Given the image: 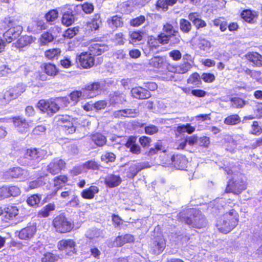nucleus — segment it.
I'll use <instances>...</instances> for the list:
<instances>
[{"mask_svg": "<svg viewBox=\"0 0 262 262\" xmlns=\"http://www.w3.org/2000/svg\"><path fill=\"white\" fill-rule=\"evenodd\" d=\"M238 213L234 209L225 213L216 222L217 229L224 233L229 232L238 223Z\"/></svg>", "mask_w": 262, "mask_h": 262, "instance_id": "obj_1", "label": "nucleus"}, {"mask_svg": "<svg viewBox=\"0 0 262 262\" xmlns=\"http://www.w3.org/2000/svg\"><path fill=\"white\" fill-rule=\"evenodd\" d=\"M46 154V151L40 148L28 149L24 155V164L34 169Z\"/></svg>", "mask_w": 262, "mask_h": 262, "instance_id": "obj_2", "label": "nucleus"}, {"mask_svg": "<svg viewBox=\"0 0 262 262\" xmlns=\"http://www.w3.org/2000/svg\"><path fill=\"white\" fill-rule=\"evenodd\" d=\"M191 215L185 219V223L192 227L202 228L207 225L206 219L202 212L195 209L189 210Z\"/></svg>", "mask_w": 262, "mask_h": 262, "instance_id": "obj_3", "label": "nucleus"}, {"mask_svg": "<svg viewBox=\"0 0 262 262\" xmlns=\"http://www.w3.org/2000/svg\"><path fill=\"white\" fill-rule=\"evenodd\" d=\"M53 225L56 231L61 233L69 232L74 227V224L63 214L56 216L53 221Z\"/></svg>", "mask_w": 262, "mask_h": 262, "instance_id": "obj_4", "label": "nucleus"}, {"mask_svg": "<svg viewBox=\"0 0 262 262\" xmlns=\"http://www.w3.org/2000/svg\"><path fill=\"white\" fill-rule=\"evenodd\" d=\"M72 118L67 115H58L54 118V121L58 125L63 127L66 134H71L76 131V127L71 122Z\"/></svg>", "mask_w": 262, "mask_h": 262, "instance_id": "obj_5", "label": "nucleus"}, {"mask_svg": "<svg viewBox=\"0 0 262 262\" xmlns=\"http://www.w3.org/2000/svg\"><path fill=\"white\" fill-rule=\"evenodd\" d=\"M37 107L43 113L52 116L59 110V106L54 101L41 99L37 104Z\"/></svg>", "mask_w": 262, "mask_h": 262, "instance_id": "obj_6", "label": "nucleus"}, {"mask_svg": "<svg viewBox=\"0 0 262 262\" xmlns=\"http://www.w3.org/2000/svg\"><path fill=\"white\" fill-rule=\"evenodd\" d=\"M103 87V84L99 82H95L87 85L82 89L84 97L91 98L97 95Z\"/></svg>", "mask_w": 262, "mask_h": 262, "instance_id": "obj_7", "label": "nucleus"}, {"mask_svg": "<svg viewBox=\"0 0 262 262\" xmlns=\"http://www.w3.org/2000/svg\"><path fill=\"white\" fill-rule=\"evenodd\" d=\"M246 189L245 182L242 180H230L226 188V192H232L235 194L240 193L242 190Z\"/></svg>", "mask_w": 262, "mask_h": 262, "instance_id": "obj_8", "label": "nucleus"}, {"mask_svg": "<svg viewBox=\"0 0 262 262\" xmlns=\"http://www.w3.org/2000/svg\"><path fill=\"white\" fill-rule=\"evenodd\" d=\"M66 162L61 159H54L48 165L47 171L53 175L59 173L66 166Z\"/></svg>", "mask_w": 262, "mask_h": 262, "instance_id": "obj_9", "label": "nucleus"}, {"mask_svg": "<svg viewBox=\"0 0 262 262\" xmlns=\"http://www.w3.org/2000/svg\"><path fill=\"white\" fill-rule=\"evenodd\" d=\"M151 249L155 254H159L165 249L166 242L162 235L155 237L150 244Z\"/></svg>", "mask_w": 262, "mask_h": 262, "instance_id": "obj_10", "label": "nucleus"}, {"mask_svg": "<svg viewBox=\"0 0 262 262\" xmlns=\"http://www.w3.org/2000/svg\"><path fill=\"white\" fill-rule=\"evenodd\" d=\"M22 31V26L18 24L10 27V29L4 34V37L7 42H11L20 35Z\"/></svg>", "mask_w": 262, "mask_h": 262, "instance_id": "obj_11", "label": "nucleus"}, {"mask_svg": "<svg viewBox=\"0 0 262 262\" xmlns=\"http://www.w3.org/2000/svg\"><path fill=\"white\" fill-rule=\"evenodd\" d=\"M60 250L64 251L68 255H71L76 252L75 243L73 239H62L57 245Z\"/></svg>", "mask_w": 262, "mask_h": 262, "instance_id": "obj_12", "label": "nucleus"}, {"mask_svg": "<svg viewBox=\"0 0 262 262\" xmlns=\"http://www.w3.org/2000/svg\"><path fill=\"white\" fill-rule=\"evenodd\" d=\"M36 231L35 226H28L19 231H16L15 234L21 239L29 240L34 237Z\"/></svg>", "mask_w": 262, "mask_h": 262, "instance_id": "obj_13", "label": "nucleus"}, {"mask_svg": "<svg viewBox=\"0 0 262 262\" xmlns=\"http://www.w3.org/2000/svg\"><path fill=\"white\" fill-rule=\"evenodd\" d=\"M130 93L134 98L140 100L148 99L151 96L150 93L147 90L142 86H137L133 88Z\"/></svg>", "mask_w": 262, "mask_h": 262, "instance_id": "obj_14", "label": "nucleus"}, {"mask_svg": "<svg viewBox=\"0 0 262 262\" xmlns=\"http://www.w3.org/2000/svg\"><path fill=\"white\" fill-rule=\"evenodd\" d=\"M78 59L80 66L85 69L90 68L94 64L93 56L88 52L81 53Z\"/></svg>", "mask_w": 262, "mask_h": 262, "instance_id": "obj_15", "label": "nucleus"}, {"mask_svg": "<svg viewBox=\"0 0 262 262\" xmlns=\"http://www.w3.org/2000/svg\"><path fill=\"white\" fill-rule=\"evenodd\" d=\"M12 122L16 129L21 133H26L29 128V123L26 119L20 116L12 118Z\"/></svg>", "mask_w": 262, "mask_h": 262, "instance_id": "obj_16", "label": "nucleus"}, {"mask_svg": "<svg viewBox=\"0 0 262 262\" xmlns=\"http://www.w3.org/2000/svg\"><path fill=\"white\" fill-rule=\"evenodd\" d=\"M108 49V46L97 42L92 43L89 47V53L93 56L99 55Z\"/></svg>", "mask_w": 262, "mask_h": 262, "instance_id": "obj_17", "label": "nucleus"}, {"mask_svg": "<svg viewBox=\"0 0 262 262\" xmlns=\"http://www.w3.org/2000/svg\"><path fill=\"white\" fill-rule=\"evenodd\" d=\"M109 97L110 103L113 106L123 104L126 101V95L119 92H115L110 94Z\"/></svg>", "mask_w": 262, "mask_h": 262, "instance_id": "obj_18", "label": "nucleus"}, {"mask_svg": "<svg viewBox=\"0 0 262 262\" xmlns=\"http://www.w3.org/2000/svg\"><path fill=\"white\" fill-rule=\"evenodd\" d=\"M171 161L173 166L178 169H184L187 164L186 157L180 154L173 155Z\"/></svg>", "mask_w": 262, "mask_h": 262, "instance_id": "obj_19", "label": "nucleus"}, {"mask_svg": "<svg viewBox=\"0 0 262 262\" xmlns=\"http://www.w3.org/2000/svg\"><path fill=\"white\" fill-rule=\"evenodd\" d=\"M122 179L119 175L115 174H108L105 178V184L110 188H114L119 186Z\"/></svg>", "mask_w": 262, "mask_h": 262, "instance_id": "obj_20", "label": "nucleus"}, {"mask_svg": "<svg viewBox=\"0 0 262 262\" xmlns=\"http://www.w3.org/2000/svg\"><path fill=\"white\" fill-rule=\"evenodd\" d=\"M188 18L198 30L206 26V22L199 17L197 13H190L188 16Z\"/></svg>", "mask_w": 262, "mask_h": 262, "instance_id": "obj_21", "label": "nucleus"}, {"mask_svg": "<svg viewBox=\"0 0 262 262\" xmlns=\"http://www.w3.org/2000/svg\"><path fill=\"white\" fill-rule=\"evenodd\" d=\"M8 174L13 178H19L20 179H26L29 176L27 170L18 167L10 169L8 171Z\"/></svg>", "mask_w": 262, "mask_h": 262, "instance_id": "obj_22", "label": "nucleus"}, {"mask_svg": "<svg viewBox=\"0 0 262 262\" xmlns=\"http://www.w3.org/2000/svg\"><path fill=\"white\" fill-rule=\"evenodd\" d=\"M136 137L134 136L130 137L125 143V146L129 149V151L132 153L138 155L141 152V147L136 144Z\"/></svg>", "mask_w": 262, "mask_h": 262, "instance_id": "obj_23", "label": "nucleus"}, {"mask_svg": "<svg viewBox=\"0 0 262 262\" xmlns=\"http://www.w3.org/2000/svg\"><path fill=\"white\" fill-rule=\"evenodd\" d=\"M56 206L54 203H49L40 210H39L37 214V216L39 218H46L50 216L52 211L55 210Z\"/></svg>", "mask_w": 262, "mask_h": 262, "instance_id": "obj_24", "label": "nucleus"}, {"mask_svg": "<svg viewBox=\"0 0 262 262\" xmlns=\"http://www.w3.org/2000/svg\"><path fill=\"white\" fill-rule=\"evenodd\" d=\"M134 236L129 234H126L123 236H117L114 241V245L116 247H121L128 243L133 242Z\"/></svg>", "mask_w": 262, "mask_h": 262, "instance_id": "obj_25", "label": "nucleus"}, {"mask_svg": "<svg viewBox=\"0 0 262 262\" xmlns=\"http://www.w3.org/2000/svg\"><path fill=\"white\" fill-rule=\"evenodd\" d=\"M98 191L99 189L97 186H91L89 188L84 189L81 192V195L85 199H92Z\"/></svg>", "mask_w": 262, "mask_h": 262, "instance_id": "obj_26", "label": "nucleus"}, {"mask_svg": "<svg viewBox=\"0 0 262 262\" xmlns=\"http://www.w3.org/2000/svg\"><path fill=\"white\" fill-rule=\"evenodd\" d=\"M107 21L112 28L121 27L123 25L122 18L118 15L113 16L108 18Z\"/></svg>", "mask_w": 262, "mask_h": 262, "instance_id": "obj_27", "label": "nucleus"}, {"mask_svg": "<svg viewBox=\"0 0 262 262\" xmlns=\"http://www.w3.org/2000/svg\"><path fill=\"white\" fill-rule=\"evenodd\" d=\"M32 41V37L30 36L25 35L20 37L14 44L16 48H20L30 45Z\"/></svg>", "mask_w": 262, "mask_h": 262, "instance_id": "obj_28", "label": "nucleus"}, {"mask_svg": "<svg viewBox=\"0 0 262 262\" xmlns=\"http://www.w3.org/2000/svg\"><path fill=\"white\" fill-rule=\"evenodd\" d=\"M247 58L257 66H262V56L256 52L249 53Z\"/></svg>", "mask_w": 262, "mask_h": 262, "instance_id": "obj_29", "label": "nucleus"}, {"mask_svg": "<svg viewBox=\"0 0 262 262\" xmlns=\"http://www.w3.org/2000/svg\"><path fill=\"white\" fill-rule=\"evenodd\" d=\"M75 21V17L72 14V11H69L63 13L61 22L62 24L66 26H69L72 25Z\"/></svg>", "mask_w": 262, "mask_h": 262, "instance_id": "obj_30", "label": "nucleus"}, {"mask_svg": "<svg viewBox=\"0 0 262 262\" xmlns=\"http://www.w3.org/2000/svg\"><path fill=\"white\" fill-rule=\"evenodd\" d=\"M92 140L98 146H102L106 142V138L100 133H96L92 135Z\"/></svg>", "mask_w": 262, "mask_h": 262, "instance_id": "obj_31", "label": "nucleus"}, {"mask_svg": "<svg viewBox=\"0 0 262 262\" xmlns=\"http://www.w3.org/2000/svg\"><path fill=\"white\" fill-rule=\"evenodd\" d=\"M179 27L182 32L188 34L192 29V25L188 20L181 18L179 21Z\"/></svg>", "mask_w": 262, "mask_h": 262, "instance_id": "obj_32", "label": "nucleus"}, {"mask_svg": "<svg viewBox=\"0 0 262 262\" xmlns=\"http://www.w3.org/2000/svg\"><path fill=\"white\" fill-rule=\"evenodd\" d=\"M241 118L237 114H233L227 117L224 120V123L227 125H234L241 122Z\"/></svg>", "mask_w": 262, "mask_h": 262, "instance_id": "obj_33", "label": "nucleus"}, {"mask_svg": "<svg viewBox=\"0 0 262 262\" xmlns=\"http://www.w3.org/2000/svg\"><path fill=\"white\" fill-rule=\"evenodd\" d=\"M241 15L243 19L250 23H252L256 17L255 12H253L250 10H244Z\"/></svg>", "mask_w": 262, "mask_h": 262, "instance_id": "obj_34", "label": "nucleus"}, {"mask_svg": "<svg viewBox=\"0 0 262 262\" xmlns=\"http://www.w3.org/2000/svg\"><path fill=\"white\" fill-rule=\"evenodd\" d=\"M41 199L40 195L33 194L29 196L27 200V204L32 207H38Z\"/></svg>", "mask_w": 262, "mask_h": 262, "instance_id": "obj_35", "label": "nucleus"}, {"mask_svg": "<svg viewBox=\"0 0 262 262\" xmlns=\"http://www.w3.org/2000/svg\"><path fill=\"white\" fill-rule=\"evenodd\" d=\"M164 61V59L162 57L155 56L149 60V64L154 68H160L163 66Z\"/></svg>", "mask_w": 262, "mask_h": 262, "instance_id": "obj_36", "label": "nucleus"}, {"mask_svg": "<svg viewBox=\"0 0 262 262\" xmlns=\"http://www.w3.org/2000/svg\"><path fill=\"white\" fill-rule=\"evenodd\" d=\"M192 65L189 62H184L176 68L175 72L178 74H184L189 71Z\"/></svg>", "mask_w": 262, "mask_h": 262, "instance_id": "obj_37", "label": "nucleus"}, {"mask_svg": "<svg viewBox=\"0 0 262 262\" xmlns=\"http://www.w3.org/2000/svg\"><path fill=\"white\" fill-rule=\"evenodd\" d=\"M4 211L6 213V216L8 215L9 219L15 217L18 214V209L15 206L9 205L5 208Z\"/></svg>", "mask_w": 262, "mask_h": 262, "instance_id": "obj_38", "label": "nucleus"}, {"mask_svg": "<svg viewBox=\"0 0 262 262\" xmlns=\"http://www.w3.org/2000/svg\"><path fill=\"white\" fill-rule=\"evenodd\" d=\"M201 79V78L199 74L197 73H194L187 79V83L199 86L202 83Z\"/></svg>", "mask_w": 262, "mask_h": 262, "instance_id": "obj_39", "label": "nucleus"}, {"mask_svg": "<svg viewBox=\"0 0 262 262\" xmlns=\"http://www.w3.org/2000/svg\"><path fill=\"white\" fill-rule=\"evenodd\" d=\"M116 158V155L112 152L105 151L102 154L101 160L105 163L113 162Z\"/></svg>", "mask_w": 262, "mask_h": 262, "instance_id": "obj_40", "label": "nucleus"}, {"mask_svg": "<svg viewBox=\"0 0 262 262\" xmlns=\"http://www.w3.org/2000/svg\"><path fill=\"white\" fill-rule=\"evenodd\" d=\"M143 31H137L130 32L129 36L131 39L130 42L134 43L137 41H141L143 38Z\"/></svg>", "mask_w": 262, "mask_h": 262, "instance_id": "obj_41", "label": "nucleus"}, {"mask_svg": "<svg viewBox=\"0 0 262 262\" xmlns=\"http://www.w3.org/2000/svg\"><path fill=\"white\" fill-rule=\"evenodd\" d=\"M70 98L73 104L77 103L80 98H82L83 99L86 98L85 97H84L82 90L81 91H76L73 92L70 95Z\"/></svg>", "mask_w": 262, "mask_h": 262, "instance_id": "obj_42", "label": "nucleus"}, {"mask_svg": "<svg viewBox=\"0 0 262 262\" xmlns=\"http://www.w3.org/2000/svg\"><path fill=\"white\" fill-rule=\"evenodd\" d=\"M45 72L49 76H54L56 75L57 70L55 65L51 63H46L44 66Z\"/></svg>", "mask_w": 262, "mask_h": 262, "instance_id": "obj_43", "label": "nucleus"}, {"mask_svg": "<svg viewBox=\"0 0 262 262\" xmlns=\"http://www.w3.org/2000/svg\"><path fill=\"white\" fill-rule=\"evenodd\" d=\"M61 51L59 48L49 49L45 52V56L49 59L57 58L60 54Z\"/></svg>", "mask_w": 262, "mask_h": 262, "instance_id": "obj_44", "label": "nucleus"}, {"mask_svg": "<svg viewBox=\"0 0 262 262\" xmlns=\"http://www.w3.org/2000/svg\"><path fill=\"white\" fill-rule=\"evenodd\" d=\"M231 102L232 106L234 108H243L247 103L246 101L238 97L232 98Z\"/></svg>", "mask_w": 262, "mask_h": 262, "instance_id": "obj_45", "label": "nucleus"}, {"mask_svg": "<svg viewBox=\"0 0 262 262\" xmlns=\"http://www.w3.org/2000/svg\"><path fill=\"white\" fill-rule=\"evenodd\" d=\"M59 258V256L51 252H46L43 254L41 258L42 262H52L57 261Z\"/></svg>", "mask_w": 262, "mask_h": 262, "instance_id": "obj_46", "label": "nucleus"}, {"mask_svg": "<svg viewBox=\"0 0 262 262\" xmlns=\"http://www.w3.org/2000/svg\"><path fill=\"white\" fill-rule=\"evenodd\" d=\"M54 37L51 33L46 32L43 33L40 38V42L42 45H45L49 42H52Z\"/></svg>", "mask_w": 262, "mask_h": 262, "instance_id": "obj_47", "label": "nucleus"}, {"mask_svg": "<svg viewBox=\"0 0 262 262\" xmlns=\"http://www.w3.org/2000/svg\"><path fill=\"white\" fill-rule=\"evenodd\" d=\"M68 181V178L65 176H59L54 179V185L57 189L61 187Z\"/></svg>", "mask_w": 262, "mask_h": 262, "instance_id": "obj_48", "label": "nucleus"}, {"mask_svg": "<svg viewBox=\"0 0 262 262\" xmlns=\"http://www.w3.org/2000/svg\"><path fill=\"white\" fill-rule=\"evenodd\" d=\"M29 28L32 29V31H36L46 29V25L42 20L34 21Z\"/></svg>", "mask_w": 262, "mask_h": 262, "instance_id": "obj_49", "label": "nucleus"}, {"mask_svg": "<svg viewBox=\"0 0 262 262\" xmlns=\"http://www.w3.org/2000/svg\"><path fill=\"white\" fill-rule=\"evenodd\" d=\"M123 117H132L134 118L138 116L139 112L138 109L135 108H126L123 110Z\"/></svg>", "mask_w": 262, "mask_h": 262, "instance_id": "obj_50", "label": "nucleus"}, {"mask_svg": "<svg viewBox=\"0 0 262 262\" xmlns=\"http://www.w3.org/2000/svg\"><path fill=\"white\" fill-rule=\"evenodd\" d=\"M78 27L69 28L64 32L63 36L64 38L71 39L75 36L78 33Z\"/></svg>", "mask_w": 262, "mask_h": 262, "instance_id": "obj_51", "label": "nucleus"}, {"mask_svg": "<svg viewBox=\"0 0 262 262\" xmlns=\"http://www.w3.org/2000/svg\"><path fill=\"white\" fill-rule=\"evenodd\" d=\"M8 191V198L12 196L13 197L17 196L20 194V190L19 187L15 186H12L6 187Z\"/></svg>", "mask_w": 262, "mask_h": 262, "instance_id": "obj_52", "label": "nucleus"}, {"mask_svg": "<svg viewBox=\"0 0 262 262\" xmlns=\"http://www.w3.org/2000/svg\"><path fill=\"white\" fill-rule=\"evenodd\" d=\"M145 21V16L143 15H140L137 17L132 19L130 21V24L133 27H139L143 24Z\"/></svg>", "mask_w": 262, "mask_h": 262, "instance_id": "obj_53", "label": "nucleus"}, {"mask_svg": "<svg viewBox=\"0 0 262 262\" xmlns=\"http://www.w3.org/2000/svg\"><path fill=\"white\" fill-rule=\"evenodd\" d=\"M198 47L201 50L207 51L210 48L211 43L204 38H200L199 40Z\"/></svg>", "mask_w": 262, "mask_h": 262, "instance_id": "obj_54", "label": "nucleus"}, {"mask_svg": "<svg viewBox=\"0 0 262 262\" xmlns=\"http://www.w3.org/2000/svg\"><path fill=\"white\" fill-rule=\"evenodd\" d=\"M58 12L56 10H52L46 14V18L47 21L52 23L58 17Z\"/></svg>", "mask_w": 262, "mask_h": 262, "instance_id": "obj_55", "label": "nucleus"}, {"mask_svg": "<svg viewBox=\"0 0 262 262\" xmlns=\"http://www.w3.org/2000/svg\"><path fill=\"white\" fill-rule=\"evenodd\" d=\"M144 130L145 134L149 135H152L158 132L159 128L155 125L149 124L148 125L144 127Z\"/></svg>", "mask_w": 262, "mask_h": 262, "instance_id": "obj_56", "label": "nucleus"}, {"mask_svg": "<svg viewBox=\"0 0 262 262\" xmlns=\"http://www.w3.org/2000/svg\"><path fill=\"white\" fill-rule=\"evenodd\" d=\"M163 31L167 35H176L178 33V30H175L172 25L169 23H166L163 26Z\"/></svg>", "mask_w": 262, "mask_h": 262, "instance_id": "obj_57", "label": "nucleus"}, {"mask_svg": "<svg viewBox=\"0 0 262 262\" xmlns=\"http://www.w3.org/2000/svg\"><path fill=\"white\" fill-rule=\"evenodd\" d=\"M101 235V232L99 230L94 229L88 230L85 235L86 237L90 239H93L94 238L99 237Z\"/></svg>", "mask_w": 262, "mask_h": 262, "instance_id": "obj_58", "label": "nucleus"}, {"mask_svg": "<svg viewBox=\"0 0 262 262\" xmlns=\"http://www.w3.org/2000/svg\"><path fill=\"white\" fill-rule=\"evenodd\" d=\"M162 144L161 142H158L156 143L154 147H152L150 148L149 151L148 152V156H152L156 154L158 151L162 150Z\"/></svg>", "mask_w": 262, "mask_h": 262, "instance_id": "obj_59", "label": "nucleus"}, {"mask_svg": "<svg viewBox=\"0 0 262 262\" xmlns=\"http://www.w3.org/2000/svg\"><path fill=\"white\" fill-rule=\"evenodd\" d=\"M11 89L13 90L14 93H15V94L17 95V97L23 93H24L26 90L25 86L22 83H19L16 86Z\"/></svg>", "mask_w": 262, "mask_h": 262, "instance_id": "obj_60", "label": "nucleus"}, {"mask_svg": "<svg viewBox=\"0 0 262 262\" xmlns=\"http://www.w3.org/2000/svg\"><path fill=\"white\" fill-rule=\"evenodd\" d=\"M4 96L6 98L8 102L9 103L11 100L16 99L17 97V95L14 93V91L12 89H10L9 90L6 91Z\"/></svg>", "mask_w": 262, "mask_h": 262, "instance_id": "obj_61", "label": "nucleus"}, {"mask_svg": "<svg viewBox=\"0 0 262 262\" xmlns=\"http://www.w3.org/2000/svg\"><path fill=\"white\" fill-rule=\"evenodd\" d=\"M45 183L41 179H37L36 180L32 181L29 183V187L31 189H35L42 186Z\"/></svg>", "mask_w": 262, "mask_h": 262, "instance_id": "obj_62", "label": "nucleus"}, {"mask_svg": "<svg viewBox=\"0 0 262 262\" xmlns=\"http://www.w3.org/2000/svg\"><path fill=\"white\" fill-rule=\"evenodd\" d=\"M151 141V138L146 136H142L139 139V143L143 147H148Z\"/></svg>", "mask_w": 262, "mask_h": 262, "instance_id": "obj_63", "label": "nucleus"}, {"mask_svg": "<svg viewBox=\"0 0 262 262\" xmlns=\"http://www.w3.org/2000/svg\"><path fill=\"white\" fill-rule=\"evenodd\" d=\"M143 168L141 165L139 164L131 166L129 168V170L132 176L134 177Z\"/></svg>", "mask_w": 262, "mask_h": 262, "instance_id": "obj_64", "label": "nucleus"}]
</instances>
